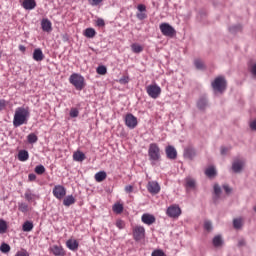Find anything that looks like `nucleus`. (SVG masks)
<instances>
[{
  "label": "nucleus",
  "mask_w": 256,
  "mask_h": 256,
  "mask_svg": "<svg viewBox=\"0 0 256 256\" xmlns=\"http://www.w3.org/2000/svg\"><path fill=\"white\" fill-rule=\"evenodd\" d=\"M29 107H18L15 110L13 125L15 127H21V125H27V120L29 119Z\"/></svg>",
  "instance_id": "1"
},
{
  "label": "nucleus",
  "mask_w": 256,
  "mask_h": 256,
  "mask_svg": "<svg viewBox=\"0 0 256 256\" xmlns=\"http://www.w3.org/2000/svg\"><path fill=\"white\" fill-rule=\"evenodd\" d=\"M148 157L149 161H152V163H157V161H161V148H159V144L151 143L149 145Z\"/></svg>",
  "instance_id": "2"
},
{
  "label": "nucleus",
  "mask_w": 256,
  "mask_h": 256,
  "mask_svg": "<svg viewBox=\"0 0 256 256\" xmlns=\"http://www.w3.org/2000/svg\"><path fill=\"white\" fill-rule=\"evenodd\" d=\"M211 86L216 93H225L227 90V80L224 76H218L212 81Z\"/></svg>",
  "instance_id": "3"
},
{
  "label": "nucleus",
  "mask_w": 256,
  "mask_h": 256,
  "mask_svg": "<svg viewBox=\"0 0 256 256\" xmlns=\"http://www.w3.org/2000/svg\"><path fill=\"white\" fill-rule=\"evenodd\" d=\"M69 83H71L77 91H83V89H85V78L80 74L73 73L69 78Z\"/></svg>",
  "instance_id": "4"
},
{
  "label": "nucleus",
  "mask_w": 256,
  "mask_h": 256,
  "mask_svg": "<svg viewBox=\"0 0 256 256\" xmlns=\"http://www.w3.org/2000/svg\"><path fill=\"white\" fill-rule=\"evenodd\" d=\"M159 29L162 33V35H164V37H175V35L177 34V31H175V28H173V26H171L169 23H161L159 26Z\"/></svg>",
  "instance_id": "5"
},
{
  "label": "nucleus",
  "mask_w": 256,
  "mask_h": 256,
  "mask_svg": "<svg viewBox=\"0 0 256 256\" xmlns=\"http://www.w3.org/2000/svg\"><path fill=\"white\" fill-rule=\"evenodd\" d=\"M146 93H148L151 99H158L159 95H161V87L157 84H151L146 87Z\"/></svg>",
  "instance_id": "6"
},
{
  "label": "nucleus",
  "mask_w": 256,
  "mask_h": 256,
  "mask_svg": "<svg viewBox=\"0 0 256 256\" xmlns=\"http://www.w3.org/2000/svg\"><path fill=\"white\" fill-rule=\"evenodd\" d=\"M52 193L56 199L61 200L67 195V189H65L63 185H56L54 186Z\"/></svg>",
  "instance_id": "7"
},
{
  "label": "nucleus",
  "mask_w": 256,
  "mask_h": 256,
  "mask_svg": "<svg viewBox=\"0 0 256 256\" xmlns=\"http://www.w3.org/2000/svg\"><path fill=\"white\" fill-rule=\"evenodd\" d=\"M139 122L137 121V117H135L133 114L129 113L125 116V125L128 127V129H135Z\"/></svg>",
  "instance_id": "8"
},
{
  "label": "nucleus",
  "mask_w": 256,
  "mask_h": 256,
  "mask_svg": "<svg viewBox=\"0 0 256 256\" xmlns=\"http://www.w3.org/2000/svg\"><path fill=\"white\" fill-rule=\"evenodd\" d=\"M133 238L135 241H141V239H145V228L143 226H135L133 228Z\"/></svg>",
  "instance_id": "9"
},
{
  "label": "nucleus",
  "mask_w": 256,
  "mask_h": 256,
  "mask_svg": "<svg viewBox=\"0 0 256 256\" xmlns=\"http://www.w3.org/2000/svg\"><path fill=\"white\" fill-rule=\"evenodd\" d=\"M146 188L151 195H157L161 191V186L159 183H157V181H149Z\"/></svg>",
  "instance_id": "10"
},
{
  "label": "nucleus",
  "mask_w": 256,
  "mask_h": 256,
  "mask_svg": "<svg viewBox=\"0 0 256 256\" xmlns=\"http://www.w3.org/2000/svg\"><path fill=\"white\" fill-rule=\"evenodd\" d=\"M166 215L172 219H177V217L181 215V208H179L177 205H172L167 208Z\"/></svg>",
  "instance_id": "11"
},
{
  "label": "nucleus",
  "mask_w": 256,
  "mask_h": 256,
  "mask_svg": "<svg viewBox=\"0 0 256 256\" xmlns=\"http://www.w3.org/2000/svg\"><path fill=\"white\" fill-rule=\"evenodd\" d=\"M165 153L167 159H170L171 161H175V159H177V149H175L172 145L165 148Z\"/></svg>",
  "instance_id": "12"
},
{
  "label": "nucleus",
  "mask_w": 256,
  "mask_h": 256,
  "mask_svg": "<svg viewBox=\"0 0 256 256\" xmlns=\"http://www.w3.org/2000/svg\"><path fill=\"white\" fill-rule=\"evenodd\" d=\"M24 197L25 199L28 201V203H34V205L36 204L35 201H37V199H39V195L34 194L31 190H26V192L24 193Z\"/></svg>",
  "instance_id": "13"
},
{
  "label": "nucleus",
  "mask_w": 256,
  "mask_h": 256,
  "mask_svg": "<svg viewBox=\"0 0 256 256\" xmlns=\"http://www.w3.org/2000/svg\"><path fill=\"white\" fill-rule=\"evenodd\" d=\"M141 220L145 225H153V223L156 221V218L152 214L145 213L142 215Z\"/></svg>",
  "instance_id": "14"
},
{
  "label": "nucleus",
  "mask_w": 256,
  "mask_h": 256,
  "mask_svg": "<svg viewBox=\"0 0 256 256\" xmlns=\"http://www.w3.org/2000/svg\"><path fill=\"white\" fill-rule=\"evenodd\" d=\"M23 9H26V11H32V9H35L37 7V2L35 0H24L22 2Z\"/></svg>",
  "instance_id": "15"
},
{
  "label": "nucleus",
  "mask_w": 256,
  "mask_h": 256,
  "mask_svg": "<svg viewBox=\"0 0 256 256\" xmlns=\"http://www.w3.org/2000/svg\"><path fill=\"white\" fill-rule=\"evenodd\" d=\"M243 165H245V161L236 159L232 164V170L234 173H240L241 169H243Z\"/></svg>",
  "instance_id": "16"
},
{
  "label": "nucleus",
  "mask_w": 256,
  "mask_h": 256,
  "mask_svg": "<svg viewBox=\"0 0 256 256\" xmlns=\"http://www.w3.org/2000/svg\"><path fill=\"white\" fill-rule=\"evenodd\" d=\"M51 253L55 256H65V250H63V247L54 245L50 248Z\"/></svg>",
  "instance_id": "17"
},
{
  "label": "nucleus",
  "mask_w": 256,
  "mask_h": 256,
  "mask_svg": "<svg viewBox=\"0 0 256 256\" xmlns=\"http://www.w3.org/2000/svg\"><path fill=\"white\" fill-rule=\"evenodd\" d=\"M66 247H68L70 251H77V249H79V242H77V240L69 239L66 242Z\"/></svg>",
  "instance_id": "18"
},
{
  "label": "nucleus",
  "mask_w": 256,
  "mask_h": 256,
  "mask_svg": "<svg viewBox=\"0 0 256 256\" xmlns=\"http://www.w3.org/2000/svg\"><path fill=\"white\" fill-rule=\"evenodd\" d=\"M34 61H43L45 59V55H43V51L41 48H36L33 52Z\"/></svg>",
  "instance_id": "19"
},
{
  "label": "nucleus",
  "mask_w": 256,
  "mask_h": 256,
  "mask_svg": "<svg viewBox=\"0 0 256 256\" xmlns=\"http://www.w3.org/2000/svg\"><path fill=\"white\" fill-rule=\"evenodd\" d=\"M42 30L46 33H51L52 27H51V21L49 19H43L41 22Z\"/></svg>",
  "instance_id": "20"
},
{
  "label": "nucleus",
  "mask_w": 256,
  "mask_h": 256,
  "mask_svg": "<svg viewBox=\"0 0 256 256\" xmlns=\"http://www.w3.org/2000/svg\"><path fill=\"white\" fill-rule=\"evenodd\" d=\"M95 181H97V183H102V181H105V179H107V172L105 171H100L97 172L94 176Z\"/></svg>",
  "instance_id": "21"
},
{
  "label": "nucleus",
  "mask_w": 256,
  "mask_h": 256,
  "mask_svg": "<svg viewBox=\"0 0 256 256\" xmlns=\"http://www.w3.org/2000/svg\"><path fill=\"white\" fill-rule=\"evenodd\" d=\"M86 157H85V153L81 152V151H76L73 153V160L74 161H78L79 163L85 161Z\"/></svg>",
  "instance_id": "22"
},
{
  "label": "nucleus",
  "mask_w": 256,
  "mask_h": 256,
  "mask_svg": "<svg viewBox=\"0 0 256 256\" xmlns=\"http://www.w3.org/2000/svg\"><path fill=\"white\" fill-rule=\"evenodd\" d=\"M220 197H221V186H219V184H215L214 185V196H213L214 203H217V201H219Z\"/></svg>",
  "instance_id": "23"
},
{
  "label": "nucleus",
  "mask_w": 256,
  "mask_h": 256,
  "mask_svg": "<svg viewBox=\"0 0 256 256\" xmlns=\"http://www.w3.org/2000/svg\"><path fill=\"white\" fill-rule=\"evenodd\" d=\"M75 201V197H73V195H69L66 198H64L63 205L65 207H71V205H75Z\"/></svg>",
  "instance_id": "24"
},
{
  "label": "nucleus",
  "mask_w": 256,
  "mask_h": 256,
  "mask_svg": "<svg viewBox=\"0 0 256 256\" xmlns=\"http://www.w3.org/2000/svg\"><path fill=\"white\" fill-rule=\"evenodd\" d=\"M33 227H34L33 222L26 221L22 225V231H24V233H29V232L33 231Z\"/></svg>",
  "instance_id": "25"
},
{
  "label": "nucleus",
  "mask_w": 256,
  "mask_h": 256,
  "mask_svg": "<svg viewBox=\"0 0 256 256\" xmlns=\"http://www.w3.org/2000/svg\"><path fill=\"white\" fill-rule=\"evenodd\" d=\"M18 159L22 162H25L29 159V152L27 150H20L18 152Z\"/></svg>",
  "instance_id": "26"
},
{
  "label": "nucleus",
  "mask_w": 256,
  "mask_h": 256,
  "mask_svg": "<svg viewBox=\"0 0 256 256\" xmlns=\"http://www.w3.org/2000/svg\"><path fill=\"white\" fill-rule=\"evenodd\" d=\"M194 65L198 71H205V63L201 59H196Z\"/></svg>",
  "instance_id": "27"
},
{
  "label": "nucleus",
  "mask_w": 256,
  "mask_h": 256,
  "mask_svg": "<svg viewBox=\"0 0 256 256\" xmlns=\"http://www.w3.org/2000/svg\"><path fill=\"white\" fill-rule=\"evenodd\" d=\"M84 35L85 37H87L88 39H93V37H95V35H97V32L93 29V28H87L84 31Z\"/></svg>",
  "instance_id": "28"
},
{
  "label": "nucleus",
  "mask_w": 256,
  "mask_h": 256,
  "mask_svg": "<svg viewBox=\"0 0 256 256\" xmlns=\"http://www.w3.org/2000/svg\"><path fill=\"white\" fill-rule=\"evenodd\" d=\"M27 141H28V143H30V145H33V144L37 143V141H39V137H37V134H35V133H30L27 136Z\"/></svg>",
  "instance_id": "29"
},
{
  "label": "nucleus",
  "mask_w": 256,
  "mask_h": 256,
  "mask_svg": "<svg viewBox=\"0 0 256 256\" xmlns=\"http://www.w3.org/2000/svg\"><path fill=\"white\" fill-rule=\"evenodd\" d=\"M206 177H215L217 175V170H215V167L211 166L205 170Z\"/></svg>",
  "instance_id": "30"
},
{
  "label": "nucleus",
  "mask_w": 256,
  "mask_h": 256,
  "mask_svg": "<svg viewBox=\"0 0 256 256\" xmlns=\"http://www.w3.org/2000/svg\"><path fill=\"white\" fill-rule=\"evenodd\" d=\"M185 187L186 191L189 192L191 189H193V178L192 177H187L185 179Z\"/></svg>",
  "instance_id": "31"
},
{
  "label": "nucleus",
  "mask_w": 256,
  "mask_h": 256,
  "mask_svg": "<svg viewBox=\"0 0 256 256\" xmlns=\"http://www.w3.org/2000/svg\"><path fill=\"white\" fill-rule=\"evenodd\" d=\"M112 209H113L114 213L119 215V214L123 213V204L116 203L113 205Z\"/></svg>",
  "instance_id": "32"
},
{
  "label": "nucleus",
  "mask_w": 256,
  "mask_h": 256,
  "mask_svg": "<svg viewBox=\"0 0 256 256\" xmlns=\"http://www.w3.org/2000/svg\"><path fill=\"white\" fill-rule=\"evenodd\" d=\"M197 107L198 109H205L207 107V98L202 97L199 99L198 103H197Z\"/></svg>",
  "instance_id": "33"
},
{
  "label": "nucleus",
  "mask_w": 256,
  "mask_h": 256,
  "mask_svg": "<svg viewBox=\"0 0 256 256\" xmlns=\"http://www.w3.org/2000/svg\"><path fill=\"white\" fill-rule=\"evenodd\" d=\"M18 210L21 211V213H27L29 211V205L25 202H21L18 204Z\"/></svg>",
  "instance_id": "34"
},
{
  "label": "nucleus",
  "mask_w": 256,
  "mask_h": 256,
  "mask_svg": "<svg viewBox=\"0 0 256 256\" xmlns=\"http://www.w3.org/2000/svg\"><path fill=\"white\" fill-rule=\"evenodd\" d=\"M233 226H234V229H241V227H243V219L241 218L234 219Z\"/></svg>",
  "instance_id": "35"
},
{
  "label": "nucleus",
  "mask_w": 256,
  "mask_h": 256,
  "mask_svg": "<svg viewBox=\"0 0 256 256\" xmlns=\"http://www.w3.org/2000/svg\"><path fill=\"white\" fill-rule=\"evenodd\" d=\"M131 49H132L133 53H142L143 46H141L137 43H134V44L131 45Z\"/></svg>",
  "instance_id": "36"
},
{
  "label": "nucleus",
  "mask_w": 256,
  "mask_h": 256,
  "mask_svg": "<svg viewBox=\"0 0 256 256\" xmlns=\"http://www.w3.org/2000/svg\"><path fill=\"white\" fill-rule=\"evenodd\" d=\"M7 233V222L3 219H0V234Z\"/></svg>",
  "instance_id": "37"
},
{
  "label": "nucleus",
  "mask_w": 256,
  "mask_h": 256,
  "mask_svg": "<svg viewBox=\"0 0 256 256\" xmlns=\"http://www.w3.org/2000/svg\"><path fill=\"white\" fill-rule=\"evenodd\" d=\"M213 245H214V247H221V245H223V239L221 238V236L214 237Z\"/></svg>",
  "instance_id": "38"
},
{
  "label": "nucleus",
  "mask_w": 256,
  "mask_h": 256,
  "mask_svg": "<svg viewBox=\"0 0 256 256\" xmlns=\"http://www.w3.org/2000/svg\"><path fill=\"white\" fill-rule=\"evenodd\" d=\"M96 73H98V75H107V67H105L104 65L98 66L96 69Z\"/></svg>",
  "instance_id": "39"
},
{
  "label": "nucleus",
  "mask_w": 256,
  "mask_h": 256,
  "mask_svg": "<svg viewBox=\"0 0 256 256\" xmlns=\"http://www.w3.org/2000/svg\"><path fill=\"white\" fill-rule=\"evenodd\" d=\"M0 251L2 253H9L11 251V246H9V244L7 243H2V245L0 246Z\"/></svg>",
  "instance_id": "40"
},
{
  "label": "nucleus",
  "mask_w": 256,
  "mask_h": 256,
  "mask_svg": "<svg viewBox=\"0 0 256 256\" xmlns=\"http://www.w3.org/2000/svg\"><path fill=\"white\" fill-rule=\"evenodd\" d=\"M35 173L37 175H43V173H45V166L43 165H38L35 167Z\"/></svg>",
  "instance_id": "41"
},
{
  "label": "nucleus",
  "mask_w": 256,
  "mask_h": 256,
  "mask_svg": "<svg viewBox=\"0 0 256 256\" xmlns=\"http://www.w3.org/2000/svg\"><path fill=\"white\" fill-rule=\"evenodd\" d=\"M70 117L72 119L79 117V110L77 108H71L70 109Z\"/></svg>",
  "instance_id": "42"
},
{
  "label": "nucleus",
  "mask_w": 256,
  "mask_h": 256,
  "mask_svg": "<svg viewBox=\"0 0 256 256\" xmlns=\"http://www.w3.org/2000/svg\"><path fill=\"white\" fill-rule=\"evenodd\" d=\"M88 3H90L92 7H97V5H101V3H103V0H88Z\"/></svg>",
  "instance_id": "43"
},
{
  "label": "nucleus",
  "mask_w": 256,
  "mask_h": 256,
  "mask_svg": "<svg viewBox=\"0 0 256 256\" xmlns=\"http://www.w3.org/2000/svg\"><path fill=\"white\" fill-rule=\"evenodd\" d=\"M151 256H167L163 250H154Z\"/></svg>",
  "instance_id": "44"
},
{
  "label": "nucleus",
  "mask_w": 256,
  "mask_h": 256,
  "mask_svg": "<svg viewBox=\"0 0 256 256\" xmlns=\"http://www.w3.org/2000/svg\"><path fill=\"white\" fill-rule=\"evenodd\" d=\"M116 227H117L118 229H125V221H123V220H117V221H116Z\"/></svg>",
  "instance_id": "45"
},
{
  "label": "nucleus",
  "mask_w": 256,
  "mask_h": 256,
  "mask_svg": "<svg viewBox=\"0 0 256 256\" xmlns=\"http://www.w3.org/2000/svg\"><path fill=\"white\" fill-rule=\"evenodd\" d=\"M204 229H205L206 231H211V229H213V225L211 224L210 221H206V222L204 223Z\"/></svg>",
  "instance_id": "46"
},
{
  "label": "nucleus",
  "mask_w": 256,
  "mask_h": 256,
  "mask_svg": "<svg viewBox=\"0 0 256 256\" xmlns=\"http://www.w3.org/2000/svg\"><path fill=\"white\" fill-rule=\"evenodd\" d=\"M137 9L140 13H145V11H147V6H145L144 4H139L137 6Z\"/></svg>",
  "instance_id": "47"
},
{
  "label": "nucleus",
  "mask_w": 256,
  "mask_h": 256,
  "mask_svg": "<svg viewBox=\"0 0 256 256\" xmlns=\"http://www.w3.org/2000/svg\"><path fill=\"white\" fill-rule=\"evenodd\" d=\"M137 19H139L140 21H143V19H147V14L140 12L136 14Z\"/></svg>",
  "instance_id": "48"
},
{
  "label": "nucleus",
  "mask_w": 256,
  "mask_h": 256,
  "mask_svg": "<svg viewBox=\"0 0 256 256\" xmlns=\"http://www.w3.org/2000/svg\"><path fill=\"white\" fill-rule=\"evenodd\" d=\"M96 25L98 27H105V20L99 18L97 21H96Z\"/></svg>",
  "instance_id": "49"
},
{
  "label": "nucleus",
  "mask_w": 256,
  "mask_h": 256,
  "mask_svg": "<svg viewBox=\"0 0 256 256\" xmlns=\"http://www.w3.org/2000/svg\"><path fill=\"white\" fill-rule=\"evenodd\" d=\"M236 31H241V26H232L230 28L231 33H236Z\"/></svg>",
  "instance_id": "50"
},
{
  "label": "nucleus",
  "mask_w": 256,
  "mask_h": 256,
  "mask_svg": "<svg viewBox=\"0 0 256 256\" xmlns=\"http://www.w3.org/2000/svg\"><path fill=\"white\" fill-rule=\"evenodd\" d=\"M7 107V102L5 100H0V111H3Z\"/></svg>",
  "instance_id": "51"
},
{
  "label": "nucleus",
  "mask_w": 256,
  "mask_h": 256,
  "mask_svg": "<svg viewBox=\"0 0 256 256\" xmlns=\"http://www.w3.org/2000/svg\"><path fill=\"white\" fill-rule=\"evenodd\" d=\"M126 193H133V186L132 185H127L124 188Z\"/></svg>",
  "instance_id": "52"
},
{
  "label": "nucleus",
  "mask_w": 256,
  "mask_h": 256,
  "mask_svg": "<svg viewBox=\"0 0 256 256\" xmlns=\"http://www.w3.org/2000/svg\"><path fill=\"white\" fill-rule=\"evenodd\" d=\"M250 129H252V131H256V120L250 122Z\"/></svg>",
  "instance_id": "53"
},
{
  "label": "nucleus",
  "mask_w": 256,
  "mask_h": 256,
  "mask_svg": "<svg viewBox=\"0 0 256 256\" xmlns=\"http://www.w3.org/2000/svg\"><path fill=\"white\" fill-rule=\"evenodd\" d=\"M120 83H122L123 85H125L126 83H129V78L128 77L121 78Z\"/></svg>",
  "instance_id": "54"
},
{
  "label": "nucleus",
  "mask_w": 256,
  "mask_h": 256,
  "mask_svg": "<svg viewBox=\"0 0 256 256\" xmlns=\"http://www.w3.org/2000/svg\"><path fill=\"white\" fill-rule=\"evenodd\" d=\"M250 71H251L252 75H254L256 77V64L251 66Z\"/></svg>",
  "instance_id": "55"
},
{
  "label": "nucleus",
  "mask_w": 256,
  "mask_h": 256,
  "mask_svg": "<svg viewBox=\"0 0 256 256\" xmlns=\"http://www.w3.org/2000/svg\"><path fill=\"white\" fill-rule=\"evenodd\" d=\"M28 179H29V181H35V179H37V175H35V174H29V175H28Z\"/></svg>",
  "instance_id": "56"
},
{
  "label": "nucleus",
  "mask_w": 256,
  "mask_h": 256,
  "mask_svg": "<svg viewBox=\"0 0 256 256\" xmlns=\"http://www.w3.org/2000/svg\"><path fill=\"white\" fill-rule=\"evenodd\" d=\"M223 189H224L225 193H227V194L231 193V188L229 187V185H224Z\"/></svg>",
  "instance_id": "57"
},
{
  "label": "nucleus",
  "mask_w": 256,
  "mask_h": 256,
  "mask_svg": "<svg viewBox=\"0 0 256 256\" xmlns=\"http://www.w3.org/2000/svg\"><path fill=\"white\" fill-rule=\"evenodd\" d=\"M228 151H229V148L222 147L221 148V155H227Z\"/></svg>",
  "instance_id": "58"
},
{
  "label": "nucleus",
  "mask_w": 256,
  "mask_h": 256,
  "mask_svg": "<svg viewBox=\"0 0 256 256\" xmlns=\"http://www.w3.org/2000/svg\"><path fill=\"white\" fill-rule=\"evenodd\" d=\"M19 49H20V51H22V52H25V50H26L25 46H23V45H20V46H19Z\"/></svg>",
  "instance_id": "59"
},
{
  "label": "nucleus",
  "mask_w": 256,
  "mask_h": 256,
  "mask_svg": "<svg viewBox=\"0 0 256 256\" xmlns=\"http://www.w3.org/2000/svg\"><path fill=\"white\" fill-rule=\"evenodd\" d=\"M184 155H188V156H189V149H186V150H185Z\"/></svg>",
  "instance_id": "60"
},
{
  "label": "nucleus",
  "mask_w": 256,
  "mask_h": 256,
  "mask_svg": "<svg viewBox=\"0 0 256 256\" xmlns=\"http://www.w3.org/2000/svg\"><path fill=\"white\" fill-rule=\"evenodd\" d=\"M1 55H3V53L0 51V58H1Z\"/></svg>",
  "instance_id": "61"
},
{
  "label": "nucleus",
  "mask_w": 256,
  "mask_h": 256,
  "mask_svg": "<svg viewBox=\"0 0 256 256\" xmlns=\"http://www.w3.org/2000/svg\"><path fill=\"white\" fill-rule=\"evenodd\" d=\"M239 245H243V242H239Z\"/></svg>",
  "instance_id": "62"
},
{
  "label": "nucleus",
  "mask_w": 256,
  "mask_h": 256,
  "mask_svg": "<svg viewBox=\"0 0 256 256\" xmlns=\"http://www.w3.org/2000/svg\"><path fill=\"white\" fill-rule=\"evenodd\" d=\"M254 211L256 212V206L254 207Z\"/></svg>",
  "instance_id": "63"
}]
</instances>
